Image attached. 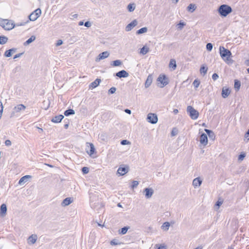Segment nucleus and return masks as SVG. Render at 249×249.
<instances>
[{"mask_svg":"<svg viewBox=\"0 0 249 249\" xmlns=\"http://www.w3.org/2000/svg\"><path fill=\"white\" fill-rule=\"evenodd\" d=\"M214 136V133L213 131L205 129L203 130L199 129V146L200 148H204L208 144V136L211 138Z\"/></svg>","mask_w":249,"mask_h":249,"instance_id":"f257e3e1","label":"nucleus"},{"mask_svg":"<svg viewBox=\"0 0 249 249\" xmlns=\"http://www.w3.org/2000/svg\"><path fill=\"white\" fill-rule=\"evenodd\" d=\"M219 54L222 59L228 65H232L234 61L232 59V53L231 52L222 46L219 48Z\"/></svg>","mask_w":249,"mask_h":249,"instance_id":"f03ea898","label":"nucleus"},{"mask_svg":"<svg viewBox=\"0 0 249 249\" xmlns=\"http://www.w3.org/2000/svg\"><path fill=\"white\" fill-rule=\"evenodd\" d=\"M233 12L232 7L228 4H222L218 6L217 12L221 18H226Z\"/></svg>","mask_w":249,"mask_h":249,"instance_id":"7ed1b4c3","label":"nucleus"},{"mask_svg":"<svg viewBox=\"0 0 249 249\" xmlns=\"http://www.w3.org/2000/svg\"><path fill=\"white\" fill-rule=\"evenodd\" d=\"M170 83L169 77L164 73H160L156 79V85L159 88H163Z\"/></svg>","mask_w":249,"mask_h":249,"instance_id":"20e7f679","label":"nucleus"},{"mask_svg":"<svg viewBox=\"0 0 249 249\" xmlns=\"http://www.w3.org/2000/svg\"><path fill=\"white\" fill-rule=\"evenodd\" d=\"M85 151L86 153L91 158L95 157L97 154V151L95 145L92 142H87L85 144Z\"/></svg>","mask_w":249,"mask_h":249,"instance_id":"39448f33","label":"nucleus"},{"mask_svg":"<svg viewBox=\"0 0 249 249\" xmlns=\"http://www.w3.org/2000/svg\"><path fill=\"white\" fill-rule=\"evenodd\" d=\"M186 112L191 119L197 120L199 116V113L197 110L192 106H188L186 107Z\"/></svg>","mask_w":249,"mask_h":249,"instance_id":"423d86ee","label":"nucleus"},{"mask_svg":"<svg viewBox=\"0 0 249 249\" xmlns=\"http://www.w3.org/2000/svg\"><path fill=\"white\" fill-rule=\"evenodd\" d=\"M0 25L6 30H12L15 26L14 21L7 19H1L0 20Z\"/></svg>","mask_w":249,"mask_h":249,"instance_id":"0eeeda50","label":"nucleus"},{"mask_svg":"<svg viewBox=\"0 0 249 249\" xmlns=\"http://www.w3.org/2000/svg\"><path fill=\"white\" fill-rule=\"evenodd\" d=\"M129 171V167L127 165L122 164L119 166L117 171V177H122L126 175Z\"/></svg>","mask_w":249,"mask_h":249,"instance_id":"6e6552de","label":"nucleus"},{"mask_svg":"<svg viewBox=\"0 0 249 249\" xmlns=\"http://www.w3.org/2000/svg\"><path fill=\"white\" fill-rule=\"evenodd\" d=\"M142 194L146 199H151L154 194V189L152 187L148 186L143 189Z\"/></svg>","mask_w":249,"mask_h":249,"instance_id":"1a4fd4ad","label":"nucleus"},{"mask_svg":"<svg viewBox=\"0 0 249 249\" xmlns=\"http://www.w3.org/2000/svg\"><path fill=\"white\" fill-rule=\"evenodd\" d=\"M158 115L155 113L150 112L146 115V121L150 124H155L158 122Z\"/></svg>","mask_w":249,"mask_h":249,"instance_id":"9d476101","label":"nucleus"},{"mask_svg":"<svg viewBox=\"0 0 249 249\" xmlns=\"http://www.w3.org/2000/svg\"><path fill=\"white\" fill-rule=\"evenodd\" d=\"M231 93V89L228 86H224L221 89V97L223 99L228 98Z\"/></svg>","mask_w":249,"mask_h":249,"instance_id":"9b49d317","label":"nucleus"},{"mask_svg":"<svg viewBox=\"0 0 249 249\" xmlns=\"http://www.w3.org/2000/svg\"><path fill=\"white\" fill-rule=\"evenodd\" d=\"M110 55L109 51H106L100 53L95 58V61L97 63L100 62L101 60L108 58Z\"/></svg>","mask_w":249,"mask_h":249,"instance_id":"f8f14e48","label":"nucleus"},{"mask_svg":"<svg viewBox=\"0 0 249 249\" xmlns=\"http://www.w3.org/2000/svg\"><path fill=\"white\" fill-rule=\"evenodd\" d=\"M41 14V10L40 8H37L33 11L29 16V18L31 21L36 20Z\"/></svg>","mask_w":249,"mask_h":249,"instance_id":"ddd939ff","label":"nucleus"},{"mask_svg":"<svg viewBox=\"0 0 249 249\" xmlns=\"http://www.w3.org/2000/svg\"><path fill=\"white\" fill-rule=\"evenodd\" d=\"M138 24V21L137 19H133L130 23L127 24L125 27V31L127 32H130Z\"/></svg>","mask_w":249,"mask_h":249,"instance_id":"4468645a","label":"nucleus"},{"mask_svg":"<svg viewBox=\"0 0 249 249\" xmlns=\"http://www.w3.org/2000/svg\"><path fill=\"white\" fill-rule=\"evenodd\" d=\"M101 79L100 78H96L92 82L89 86V89L90 90H93L98 87L101 83Z\"/></svg>","mask_w":249,"mask_h":249,"instance_id":"2eb2a0df","label":"nucleus"},{"mask_svg":"<svg viewBox=\"0 0 249 249\" xmlns=\"http://www.w3.org/2000/svg\"><path fill=\"white\" fill-rule=\"evenodd\" d=\"M202 183V179L200 177H197L193 179L192 185L194 188L197 189L201 186Z\"/></svg>","mask_w":249,"mask_h":249,"instance_id":"dca6fc26","label":"nucleus"},{"mask_svg":"<svg viewBox=\"0 0 249 249\" xmlns=\"http://www.w3.org/2000/svg\"><path fill=\"white\" fill-rule=\"evenodd\" d=\"M187 23L183 20H180L176 24V29L178 31H181L186 26Z\"/></svg>","mask_w":249,"mask_h":249,"instance_id":"f3484780","label":"nucleus"},{"mask_svg":"<svg viewBox=\"0 0 249 249\" xmlns=\"http://www.w3.org/2000/svg\"><path fill=\"white\" fill-rule=\"evenodd\" d=\"M177 67V61L175 59H171L168 64V68L170 71H173L176 70Z\"/></svg>","mask_w":249,"mask_h":249,"instance_id":"a211bd4d","label":"nucleus"},{"mask_svg":"<svg viewBox=\"0 0 249 249\" xmlns=\"http://www.w3.org/2000/svg\"><path fill=\"white\" fill-rule=\"evenodd\" d=\"M150 52V48L147 45H144L139 50V54L140 55H144Z\"/></svg>","mask_w":249,"mask_h":249,"instance_id":"6ab92c4d","label":"nucleus"},{"mask_svg":"<svg viewBox=\"0 0 249 249\" xmlns=\"http://www.w3.org/2000/svg\"><path fill=\"white\" fill-rule=\"evenodd\" d=\"M153 81V76L152 74H149L146 79L144 83V87L146 89L148 88L152 84Z\"/></svg>","mask_w":249,"mask_h":249,"instance_id":"aec40b11","label":"nucleus"},{"mask_svg":"<svg viewBox=\"0 0 249 249\" xmlns=\"http://www.w3.org/2000/svg\"><path fill=\"white\" fill-rule=\"evenodd\" d=\"M197 9V6L196 4L194 3H191L188 4L186 7L187 11L189 13H194Z\"/></svg>","mask_w":249,"mask_h":249,"instance_id":"412c9836","label":"nucleus"},{"mask_svg":"<svg viewBox=\"0 0 249 249\" xmlns=\"http://www.w3.org/2000/svg\"><path fill=\"white\" fill-rule=\"evenodd\" d=\"M148 28L147 27H143L136 32V35L140 36L142 35H144L148 33Z\"/></svg>","mask_w":249,"mask_h":249,"instance_id":"4be33fe9","label":"nucleus"},{"mask_svg":"<svg viewBox=\"0 0 249 249\" xmlns=\"http://www.w3.org/2000/svg\"><path fill=\"white\" fill-rule=\"evenodd\" d=\"M116 75L119 78H126L129 76L128 73L125 70H122L116 73Z\"/></svg>","mask_w":249,"mask_h":249,"instance_id":"5701e85b","label":"nucleus"},{"mask_svg":"<svg viewBox=\"0 0 249 249\" xmlns=\"http://www.w3.org/2000/svg\"><path fill=\"white\" fill-rule=\"evenodd\" d=\"M74 201V198L73 197H68L63 199V206H67L72 203H73Z\"/></svg>","mask_w":249,"mask_h":249,"instance_id":"b1692460","label":"nucleus"},{"mask_svg":"<svg viewBox=\"0 0 249 249\" xmlns=\"http://www.w3.org/2000/svg\"><path fill=\"white\" fill-rule=\"evenodd\" d=\"M109 244L111 246H117L121 245L122 243L117 238H114L110 241Z\"/></svg>","mask_w":249,"mask_h":249,"instance_id":"393cba45","label":"nucleus"},{"mask_svg":"<svg viewBox=\"0 0 249 249\" xmlns=\"http://www.w3.org/2000/svg\"><path fill=\"white\" fill-rule=\"evenodd\" d=\"M247 156L246 152L244 151L241 152L237 156V161L239 163L242 162Z\"/></svg>","mask_w":249,"mask_h":249,"instance_id":"a878e982","label":"nucleus"},{"mask_svg":"<svg viewBox=\"0 0 249 249\" xmlns=\"http://www.w3.org/2000/svg\"><path fill=\"white\" fill-rule=\"evenodd\" d=\"M171 224L170 222H165L161 226V229L163 231H167L169 230V229L171 227Z\"/></svg>","mask_w":249,"mask_h":249,"instance_id":"bb28decb","label":"nucleus"},{"mask_svg":"<svg viewBox=\"0 0 249 249\" xmlns=\"http://www.w3.org/2000/svg\"><path fill=\"white\" fill-rule=\"evenodd\" d=\"M26 109V107L22 104L18 105L17 106L15 107L14 108V110L15 112L18 113L22 110H24Z\"/></svg>","mask_w":249,"mask_h":249,"instance_id":"cd10ccee","label":"nucleus"},{"mask_svg":"<svg viewBox=\"0 0 249 249\" xmlns=\"http://www.w3.org/2000/svg\"><path fill=\"white\" fill-rule=\"evenodd\" d=\"M208 68L206 64H203L200 66V73L202 76L206 75L208 71Z\"/></svg>","mask_w":249,"mask_h":249,"instance_id":"c85d7f7f","label":"nucleus"},{"mask_svg":"<svg viewBox=\"0 0 249 249\" xmlns=\"http://www.w3.org/2000/svg\"><path fill=\"white\" fill-rule=\"evenodd\" d=\"M37 235L36 234H32L28 238V243L29 244H35L37 240Z\"/></svg>","mask_w":249,"mask_h":249,"instance_id":"c756f323","label":"nucleus"},{"mask_svg":"<svg viewBox=\"0 0 249 249\" xmlns=\"http://www.w3.org/2000/svg\"><path fill=\"white\" fill-rule=\"evenodd\" d=\"M136 4L134 2H131L127 5L126 9L129 12H133L136 9Z\"/></svg>","mask_w":249,"mask_h":249,"instance_id":"7c9ffc66","label":"nucleus"},{"mask_svg":"<svg viewBox=\"0 0 249 249\" xmlns=\"http://www.w3.org/2000/svg\"><path fill=\"white\" fill-rule=\"evenodd\" d=\"M31 178V176L30 175H26L21 178L18 181V184L19 185H22L28 181V179Z\"/></svg>","mask_w":249,"mask_h":249,"instance_id":"2f4dec72","label":"nucleus"},{"mask_svg":"<svg viewBox=\"0 0 249 249\" xmlns=\"http://www.w3.org/2000/svg\"><path fill=\"white\" fill-rule=\"evenodd\" d=\"M129 229V227H124L118 230V234L120 235H124L127 233Z\"/></svg>","mask_w":249,"mask_h":249,"instance_id":"473e14b6","label":"nucleus"},{"mask_svg":"<svg viewBox=\"0 0 249 249\" xmlns=\"http://www.w3.org/2000/svg\"><path fill=\"white\" fill-rule=\"evenodd\" d=\"M241 87V82L237 79L234 80V88L236 91H238Z\"/></svg>","mask_w":249,"mask_h":249,"instance_id":"72a5a7b5","label":"nucleus"},{"mask_svg":"<svg viewBox=\"0 0 249 249\" xmlns=\"http://www.w3.org/2000/svg\"><path fill=\"white\" fill-rule=\"evenodd\" d=\"M62 120V115L55 116L52 119V121L55 123H60L61 122Z\"/></svg>","mask_w":249,"mask_h":249,"instance_id":"f704fd0d","label":"nucleus"},{"mask_svg":"<svg viewBox=\"0 0 249 249\" xmlns=\"http://www.w3.org/2000/svg\"><path fill=\"white\" fill-rule=\"evenodd\" d=\"M36 37L35 36H32L28 40H27L24 43V46H27L35 40Z\"/></svg>","mask_w":249,"mask_h":249,"instance_id":"c9c22d12","label":"nucleus"},{"mask_svg":"<svg viewBox=\"0 0 249 249\" xmlns=\"http://www.w3.org/2000/svg\"><path fill=\"white\" fill-rule=\"evenodd\" d=\"M200 81L198 78L195 79L193 82V85L195 89H197L200 85Z\"/></svg>","mask_w":249,"mask_h":249,"instance_id":"e433bc0d","label":"nucleus"},{"mask_svg":"<svg viewBox=\"0 0 249 249\" xmlns=\"http://www.w3.org/2000/svg\"><path fill=\"white\" fill-rule=\"evenodd\" d=\"M75 111L72 109H68L64 112V115L66 116L73 115L75 114Z\"/></svg>","mask_w":249,"mask_h":249,"instance_id":"4c0bfd02","label":"nucleus"},{"mask_svg":"<svg viewBox=\"0 0 249 249\" xmlns=\"http://www.w3.org/2000/svg\"><path fill=\"white\" fill-rule=\"evenodd\" d=\"M0 214L1 215H3V214H5L7 211V207L6 204H2L0 206Z\"/></svg>","mask_w":249,"mask_h":249,"instance_id":"58836bf2","label":"nucleus"},{"mask_svg":"<svg viewBox=\"0 0 249 249\" xmlns=\"http://www.w3.org/2000/svg\"><path fill=\"white\" fill-rule=\"evenodd\" d=\"M12 51H16V48H12L8 50H7L4 53V55L6 57H9L12 55Z\"/></svg>","mask_w":249,"mask_h":249,"instance_id":"ea45409f","label":"nucleus"},{"mask_svg":"<svg viewBox=\"0 0 249 249\" xmlns=\"http://www.w3.org/2000/svg\"><path fill=\"white\" fill-rule=\"evenodd\" d=\"M139 184V182L137 180H133L130 184V187L132 189L136 188Z\"/></svg>","mask_w":249,"mask_h":249,"instance_id":"a19ab883","label":"nucleus"},{"mask_svg":"<svg viewBox=\"0 0 249 249\" xmlns=\"http://www.w3.org/2000/svg\"><path fill=\"white\" fill-rule=\"evenodd\" d=\"M117 91L116 88L112 87L110 88L107 91V94L109 95L115 94Z\"/></svg>","mask_w":249,"mask_h":249,"instance_id":"79ce46f5","label":"nucleus"},{"mask_svg":"<svg viewBox=\"0 0 249 249\" xmlns=\"http://www.w3.org/2000/svg\"><path fill=\"white\" fill-rule=\"evenodd\" d=\"M122 62L120 60H116L112 62V65L113 67H118L122 65Z\"/></svg>","mask_w":249,"mask_h":249,"instance_id":"37998d69","label":"nucleus"},{"mask_svg":"<svg viewBox=\"0 0 249 249\" xmlns=\"http://www.w3.org/2000/svg\"><path fill=\"white\" fill-rule=\"evenodd\" d=\"M8 41V38L5 36H0V44H4Z\"/></svg>","mask_w":249,"mask_h":249,"instance_id":"c03bdc74","label":"nucleus"},{"mask_svg":"<svg viewBox=\"0 0 249 249\" xmlns=\"http://www.w3.org/2000/svg\"><path fill=\"white\" fill-rule=\"evenodd\" d=\"M244 140L246 142H248L249 141V128L244 135Z\"/></svg>","mask_w":249,"mask_h":249,"instance_id":"a18cd8bd","label":"nucleus"},{"mask_svg":"<svg viewBox=\"0 0 249 249\" xmlns=\"http://www.w3.org/2000/svg\"><path fill=\"white\" fill-rule=\"evenodd\" d=\"M157 249H167V246L164 243L160 244L157 245Z\"/></svg>","mask_w":249,"mask_h":249,"instance_id":"49530a36","label":"nucleus"},{"mask_svg":"<svg viewBox=\"0 0 249 249\" xmlns=\"http://www.w3.org/2000/svg\"><path fill=\"white\" fill-rule=\"evenodd\" d=\"M206 48L207 51L211 52L213 48V45L211 43H208L206 44Z\"/></svg>","mask_w":249,"mask_h":249,"instance_id":"de8ad7c7","label":"nucleus"},{"mask_svg":"<svg viewBox=\"0 0 249 249\" xmlns=\"http://www.w3.org/2000/svg\"><path fill=\"white\" fill-rule=\"evenodd\" d=\"M222 204V201L220 200L217 201L214 206L215 209L218 210Z\"/></svg>","mask_w":249,"mask_h":249,"instance_id":"09e8293b","label":"nucleus"},{"mask_svg":"<svg viewBox=\"0 0 249 249\" xmlns=\"http://www.w3.org/2000/svg\"><path fill=\"white\" fill-rule=\"evenodd\" d=\"M83 174H87L89 173V169L88 167H84L82 169Z\"/></svg>","mask_w":249,"mask_h":249,"instance_id":"8fccbe9b","label":"nucleus"},{"mask_svg":"<svg viewBox=\"0 0 249 249\" xmlns=\"http://www.w3.org/2000/svg\"><path fill=\"white\" fill-rule=\"evenodd\" d=\"M178 134V130L176 128H174L171 131V135L172 136H176Z\"/></svg>","mask_w":249,"mask_h":249,"instance_id":"3c124183","label":"nucleus"},{"mask_svg":"<svg viewBox=\"0 0 249 249\" xmlns=\"http://www.w3.org/2000/svg\"><path fill=\"white\" fill-rule=\"evenodd\" d=\"M121 143L123 145H130L131 142L126 140H124L121 141Z\"/></svg>","mask_w":249,"mask_h":249,"instance_id":"603ef678","label":"nucleus"},{"mask_svg":"<svg viewBox=\"0 0 249 249\" xmlns=\"http://www.w3.org/2000/svg\"><path fill=\"white\" fill-rule=\"evenodd\" d=\"M84 25L87 28H90L92 26V22L89 21H88L84 23Z\"/></svg>","mask_w":249,"mask_h":249,"instance_id":"864d4df0","label":"nucleus"},{"mask_svg":"<svg viewBox=\"0 0 249 249\" xmlns=\"http://www.w3.org/2000/svg\"><path fill=\"white\" fill-rule=\"evenodd\" d=\"M6 146H10L11 145V142L10 140H7L5 141V142H4Z\"/></svg>","mask_w":249,"mask_h":249,"instance_id":"5fc2aeb1","label":"nucleus"},{"mask_svg":"<svg viewBox=\"0 0 249 249\" xmlns=\"http://www.w3.org/2000/svg\"><path fill=\"white\" fill-rule=\"evenodd\" d=\"M219 76L217 74L213 73L212 75V78L213 80H216L218 78Z\"/></svg>","mask_w":249,"mask_h":249,"instance_id":"6e6d98bb","label":"nucleus"},{"mask_svg":"<svg viewBox=\"0 0 249 249\" xmlns=\"http://www.w3.org/2000/svg\"><path fill=\"white\" fill-rule=\"evenodd\" d=\"M3 109V107L2 105V103L0 101V115H2Z\"/></svg>","mask_w":249,"mask_h":249,"instance_id":"4d7b16f0","label":"nucleus"},{"mask_svg":"<svg viewBox=\"0 0 249 249\" xmlns=\"http://www.w3.org/2000/svg\"><path fill=\"white\" fill-rule=\"evenodd\" d=\"M62 44V40L59 39L57 41V42L56 43V46H58Z\"/></svg>","mask_w":249,"mask_h":249,"instance_id":"13d9d810","label":"nucleus"},{"mask_svg":"<svg viewBox=\"0 0 249 249\" xmlns=\"http://www.w3.org/2000/svg\"><path fill=\"white\" fill-rule=\"evenodd\" d=\"M22 54H23V53H19L16 54L14 56V59H16L17 58H18V57H20L22 55Z\"/></svg>","mask_w":249,"mask_h":249,"instance_id":"bf43d9fd","label":"nucleus"},{"mask_svg":"<svg viewBox=\"0 0 249 249\" xmlns=\"http://www.w3.org/2000/svg\"><path fill=\"white\" fill-rule=\"evenodd\" d=\"M179 111L178 109L175 108L173 110V113L174 115H176L178 113Z\"/></svg>","mask_w":249,"mask_h":249,"instance_id":"052dcab7","label":"nucleus"},{"mask_svg":"<svg viewBox=\"0 0 249 249\" xmlns=\"http://www.w3.org/2000/svg\"><path fill=\"white\" fill-rule=\"evenodd\" d=\"M124 112L128 114H131V111L129 109H125Z\"/></svg>","mask_w":249,"mask_h":249,"instance_id":"680f3d73","label":"nucleus"},{"mask_svg":"<svg viewBox=\"0 0 249 249\" xmlns=\"http://www.w3.org/2000/svg\"><path fill=\"white\" fill-rule=\"evenodd\" d=\"M97 225H98L99 226H100V227H102V228H104V227H105V224H104V223H103V224H101V223H97Z\"/></svg>","mask_w":249,"mask_h":249,"instance_id":"e2e57ef3","label":"nucleus"},{"mask_svg":"<svg viewBox=\"0 0 249 249\" xmlns=\"http://www.w3.org/2000/svg\"><path fill=\"white\" fill-rule=\"evenodd\" d=\"M179 0H172V3L174 4H177Z\"/></svg>","mask_w":249,"mask_h":249,"instance_id":"0e129e2a","label":"nucleus"},{"mask_svg":"<svg viewBox=\"0 0 249 249\" xmlns=\"http://www.w3.org/2000/svg\"><path fill=\"white\" fill-rule=\"evenodd\" d=\"M84 23L83 21H80V22H79L78 23V25L79 26H82L83 25H84Z\"/></svg>","mask_w":249,"mask_h":249,"instance_id":"69168bd1","label":"nucleus"},{"mask_svg":"<svg viewBox=\"0 0 249 249\" xmlns=\"http://www.w3.org/2000/svg\"><path fill=\"white\" fill-rule=\"evenodd\" d=\"M26 24V22H24V23H21L19 24H18V26H23L25 24Z\"/></svg>","mask_w":249,"mask_h":249,"instance_id":"338daca9","label":"nucleus"},{"mask_svg":"<svg viewBox=\"0 0 249 249\" xmlns=\"http://www.w3.org/2000/svg\"><path fill=\"white\" fill-rule=\"evenodd\" d=\"M37 128L39 129V132L40 133H41L43 132V129L41 128H39L38 127H37Z\"/></svg>","mask_w":249,"mask_h":249,"instance_id":"774afa93","label":"nucleus"}]
</instances>
